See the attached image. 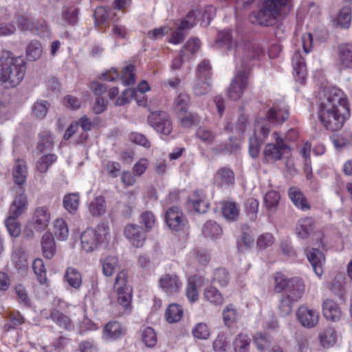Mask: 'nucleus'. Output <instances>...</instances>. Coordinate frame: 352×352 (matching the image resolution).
Segmentation results:
<instances>
[{
    "instance_id": "obj_1",
    "label": "nucleus",
    "mask_w": 352,
    "mask_h": 352,
    "mask_svg": "<svg viewBox=\"0 0 352 352\" xmlns=\"http://www.w3.org/2000/svg\"><path fill=\"white\" fill-rule=\"evenodd\" d=\"M318 118L324 126L334 131L340 129L349 116L344 93L335 87H325L320 91Z\"/></svg>"
},
{
    "instance_id": "obj_2",
    "label": "nucleus",
    "mask_w": 352,
    "mask_h": 352,
    "mask_svg": "<svg viewBox=\"0 0 352 352\" xmlns=\"http://www.w3.org/2000/svg\"><path fill=\"white\" fill-rule=\"evenodd\" d=\"M214 45L217 48L227 50L234 48L236 63L241 67L252 65L262 53L259 47L243 37L234 38L228 30H223L218 33Z\"/></svg>"
},
{
    "instance_id": "obj_3",
    "label": "nucleus",
    "mask_w": 352,
    "mask_h": 352,
    "mask_svg": "<svg viewBox=\"0 0 352 352\" xmlns=\"http://www.w3.org/2000/svg\"><path fill=\"white\" fill-rule=\"evenodd\" d=\"M289 116L287 106L272 107L267 112L265 118L256 119L254 125V131L249 140V153L252 158H256L263 142L271 130V124H282Z\"/></svg>"
},
{
    "instance_id": "obj_4",
    "label": "nucleus",
    "mask_w": 352,
    "mask_h": 352,
    "mask_svg": "<svg viewBox=\"0 0 352 352\" xmlns=\"http://www.w3.org/2000/svg\"><path fill=\"white\" fill-rule=\"evenodd\" d=\"M288 4L289 0H261L258 10L250 14V20L261 26H274L286 15Z\"/></svg>"
},
{
    "instance_id": "obj_5",
    "label": "nucleus",
    "mask_w": 352,
    "mask_h": 352,
    "mask_svg": "<svg viewBox=\"0 0 352 352\" xmlns=\"http://www.w3.org/2000/svg\"><path fill=\"white\" fill-rule=\"evenodd\" d=\"M25 73V63L23 58L15 56L8 51L0 56V78L7 87L20 84Z\"/></svg>"
},
{
    "instance_id": "obj_6",
    "label": "nucleus",
    "mask_w": 352,
    "mask_h": 352,
    "mask_svg": "<svg viewBox=\"0 0 352 352\" xmlns=\"http://www.w3.org/2000/svg\"><path fill=\"white\" fill-rule=\"evenodd\" d=\"M109 236V228L107 223L102 222L96 228H89L81 234V245L87 252H93Z\"/></svg>"
},
{
    "instance_id": "obj_7",
    "label": "nucleus",
    "mask_w": 352,
    "mask_h": 352,
    "mask_svg": "<svg viewBox=\"0 0 352 352\" xmlns=\"http://www.w3.org/2000/svg\"><path fill=\"white\" fill-rule=\"evenodd\" d=\"M126 279V272L122 270L117 274L114 284L117 292V301L124 308L131 305L132 299V288L127 284Z\"/></svg>"
},
{
    "instance_id": "obj_8",
    "label": "nucleus",
    "mask_w": 352,
    "mask_h": 352,
    "mask_svg": "<svg viewBox=\"0 0 352 352\" xmlns=\"http://www.w3.org/2000/svg\"><path fill=\"white\" fill-rule=\"evenodd\" d=\"M251 66L241 67L242 69L236 74L232 80L228 90V96L232 100H237L241 98L248 85L249 69Z\"/></svg>"
},
{
    "instance_id": "obj_9",
    "label": "nucleus",
    "mask_w": 352,
    "mask_h": 352,
    "mask_svg": "<svg viewBox=\"0 0 352 352\" xmlns=\"http://www.w3.org/2000/svg\"><path fill=\"white\" fill-rule=\"evenodd\" d=\"M272 135L276 140V144L269 143L265 145L263 150L264 160L268 163L281 160L285 150L288 149V146L277 132H274Z\"/></svg>"
},
{
    "instance_id": "obj_10",
    "label": "nucleus",
    "mask_w": 352,
    "mask_h": 352,
    "mask_svg": "<svg viewBox=\"0 0 352 352\" xmlns=\"http://www.w3.org/2000/svg\"><path fill=\"white\" fill-rule=\"evenodd\" d=\"M148 124L157 132L165 135H169L173 129L172 122L167 113L153 111L148 116Z\"/></svg>"
},
{
    "instance_id": "obj_11",
    "label": "nucleus",
    "mask_w": 352,
    "mask_h": 352,
    "mask_svg": "<svg viewBox=\"0 0 352 352\" xmlns=\"http://www.w3.org/2000/svg\"><path fill=\"white\" fill-rule=\"evenodd\" d=\"M161 289L168 296L178 294L182 288V281L175 274H166L159 280Z\"/></svg>"
},
{
    "instance_id": "obj_12",
    "label": "nucleus",
    "mask_w": 352,
    "mask_h": 352,
    "mask_svg": "<svg viewBox=\"0 0 352 352\" xmlns=\"http://www.w3.org/2000/svg\"><path fill=\"white\" fill-rule=\"evenodd\" d=\"M165 220L169 228L175 231L182 230L187 223L183 212L176 206L166 210Z\"/></svg>"
},
{
    "instance_id": "obj_13",
    "label": "nucleus",
    "mask_w": 352,
    "mask_h": 352,
    "mask_svg": "<svg viewBox=\"0 0 352 352\" xmlns=\"http://www.w3.org/2000/svg\"><path fill=\"white\" fill-rule=\"evenodd\" d=\"M124 236L135 248H141L144 244L146 235L144 230L140 226L129 224L124 228Z\"/></svg>"
},
{
    "instance_id": "obj_14",
    "label": "nucleus",
    "mask_w": 352,
    "mask_h": 352,
    "mask_svg": "<svg viewBox=\"0 0 352 352\" xmlns=\"http://www.w3.org/2000/svg\"><path fill=\"white\" fill-rule=\"evenodd\" d=\"M50 220V212L46 206H39L35 208L32 218L34 229L42 232L48 226Z\"/></svg>"
},
{
    "instance_id": "obj_15",
    "label": "nucleus",
    "mask_w": 352,
    "mask_h": 352,
    "mask_svg": "<svg viewBox=\"0 0 352 352\" xmlns=\"http://www.w3.org/2000/svg\"><path fill=\"white\" fill-rule=\"evenodd\" d=\"M319 314L317 311L302 306L297 311V318L300 324L307 328H313L317 325L319 320Z\"/></svg>"
},
{
    "instance_id": "obj_16",
    "label": "nucleus",
    "mask_w": 352,
    "mask_h": 352,
    "mask_svg": "<svg viewBox=\"0 0 352 352\" xmlns=\"http://www.w3.org/2000/svg\"><path fill=\"white\" fill-rule=\"evenodd\" d=\"M307 258L315 274L320 277L323 274V265L325 261L323 253L318 249L311 248L307 252Z\"/></svg>"
},
{
    "instance_id": "obj_17",
    "label": "nucleus",
    "mask_w": 352,
    "mask_h": 352,
    "mask_svg": "<svg viewBox=\"0 0 352 352\" xmlns=\"http://www.w3.org/2000/svg\"><path fill=\"white\" fill-rule=\"evenodd\" d=\"M324 317L329 321H338L342 317V311L339 305L333 300L327 298L322 302Z\"/></svg>"
},
{
    "instance_id": "obj_18",
    "label": "nucleus",
    "mask_w": 352,
    "mask_h": 352,
    "mask_svg": "<svg viewBox=\"0 0 352 352\" xmlns=\"http://www.w3.org/2000/svg\"><path fill=\"white\" fill-rule=\"evenodd\" d=\"M316 223L312 217L300 219L296 224L295 232L298 238L307 239L314 230Z\"/></svg>"
},
{
    "instance_id": "obj_19",
    "label": "nucleus",
    "mask_w": 352,
    "mask_h": 352,
    "mask_svg": "<svg viewBox=\"0 0 352 352\" xmlns=\"http://www.w3.org/2000/svg\"><path fill=\"white\" fill-rule=\"evenodd\" d=\"M28 170L25 161L16 160L12 168V177L15 184L23 186L26 182Z\"/></svg>"
},
{
    "instance_id": "obj_20",
    "label": "nucleus",
    "mask_w": 352,
    "mask_h": 352,
    "mask_svg": "<svg viewBox=\"0 0 352 352\" xmlns=\"http://www.w3.org/2000/svg\"><path fill=\"white\" fill-rule=\"evenodd\" d=\"M305 292V285L302 279L294 278L290 279V284L285 291V296L289 297L292 300L298 302L302 296Z\"/></svg>"
},
{
    "instance_id": "obj_21",
    "label": "nucleus",
    "mask_w": 352,
    "mask_h": 352,
    "mask_svg": "<svg viewBox=\"0 0 352 352\" xmlns=\"http://www.w3.org/2000/svg\"><path fill=\"white\" fill-rule=\"evenodd\" d=\"M292 65L296 80L302 83L305 79L307 69L305 60L300 52L294 53L292 57Z\"/></svg>"
},
{
    "instance_id": "obj_22",
    "label": "nucleus",
    "mask_w": 352,
    "mask_h": 352,
    "mask_svg": "<svg viewBox=\"0 0 352 352\" xmlns=\"http://www.w3.org/2000/svg\"><path fill=\"white\" fill-rule=\"evenodd\" d=\"M338 56L340 63L346 68H352V45L342 43L338 46Z\"/></svg>"
},
{
    "instance_id": "obj_23",
    "label": "nucleus",
    "mask_w": 352,
    "mask_h": 352,
    "mask_svg": "<svg viewBox=\"0 0 352 352\" xmlns=\"http://www.w3.org/2000/svg\"><path fill=\"white\" fill-rule=\"evenodd\" d=\"M41 243L43 256L47 259H51L56 253V245L52 234L45 232L42 236Z\"/></svg>"
},
{
    "instance_id": "obj_24",
    "label": "nucleus",
    "mask_w": 352,
    "mask_h": 352,
    "mask_svg": "<svg viewBox=\"0 0 352 352\" xmlns=\"http://www.w3.org/2000/svg\"><path fill=\"white\" fill-rule=\"evenodd\" d=\"M28 198L24 192H21L12 202L9 214L19 217L27 209Z\"/></svg>"
},
{
    "instance_id": "obj_25",
    "label": "nucleus",
    "mask_w": 352,
    "mask_h": 352,
    "mask_svg": "<svg viewBox=\"0 0 352 352\" xmlns=\"http://www.w3.org/2000/svg\"><path fill=\"white\" fill-rule=\"evenodd\" d=\"M289 197L292 203L298 208L307 210L310 208L305 197L300 190L296 187H292L288 191Z\"/></svg>"
},
{
    "instance_id": "obj_26",
    "label": "nucleus",
    "mask_w": 352,
    "mask_h": 352,
    "mask_svg": "<svg viewBox=\"0 0 352 352\" xmlns=\"http://www.w3.org/2000/svg\"><path fill=\"white\" fill-rule=\"evenodd\" d=\"M190 202L195 210L200 214L205 213L209 206V203L206 196L201 191H195L193 193Z\"/></svg>"
},
{
    "instance_id": "obj_27",
    "label": "nucleus",
    "mask_w": 352,
    "mask_h": 352,
    "mask_svg": "<svg viewBox=\"0 0 352 352\" xmlns=\"http://www.w3.org/2000/svg\"><path fill=\"white\" fill-rule=\"evenodd\" d=\"M50 318L60 328L67 331L74 329V325L70 318L56 309L52 311Z\"/></svg>"
},
{
    "instance_id": "obj_28",
    "label": "nucleus",
    "mask_w": 352,
    "mask_h": 352,
    "mask_svg": "<svg viewBox=\"0 0 352 352\" xmlns=\"http://www.w3.org/2000/svg\"><path fill=\"white\" fill-rule=\"evenodd\" d=\"M211 89V79L210 76H198L193 85V93L200 96L207 94Z\"/></svg>"
},
{
    "instance_id": "obj_29",
    "label": "nucleus",
    "mask_w": 352,
    "mask_h": 352,
    "mask_svg": "<svg viewBox=\"0 0 352 352\" xmlns=\"http://www.w3.org/2000/svg\"><path fill=\"white\" fill-rule=\"evenodd\" d=\"M215 181L221 186L232 185L234 184V174L229 168H221L215 175Z\"/></svg>"
},
{
    "instance_id": "obj_30",
    "label": "nucleus",
    "mask_w": 352,
    "mask_h": 352,
    "mask_svg": "<svg viewBox=\"0 0 352 352\" xmlns=\"http://www.w3.org/2000/svg\"><path fill=\"white\" fill-rule=\"evenodd\" d=\"M53 232L58 241H66L69 236V228L63 218L56 219L53 223Z\"/></svg>"
},
{
    "instance_id": "obj_31",
    "label": "nucleus",
    "mask_w": 352,
    "mask_h": 352,
    "mask_svg": "<svg viewBox=\"0 0 352 352\" xmlns=\"http://www.w3.org/2000/svg\"><path fill=\"white\" fill-rule=\"evenodd\" d=\"M123 333L120 324L116 321L108 322L103 330L104 337L107 340H116L120 338Z\"/></svg>"
},
{
    "instance_id": "obj_32",
    "label": "nucleus",
    "mask_w": 352,
    "mask_h": 352,
    "mask_svg": "<svg viewBox=\"0 0 352 352\" xmlns=\"http://www.w3.org/2000/svg\"><path fill=\"white\" fill-rule=\"evenodd\" d=\"M222 233L221 227L212 220L206 222L202 228V234L206 238L217 239L220 237Z\"/></svg>"
},
{
    "instance_id": "obj_33",
    "label": "nucleus",
    "mask_w": 352,
    "mask_h": 352,
    "mask_svg": "<svg viewBox=\"0 0 352 352\" xmlns=\"http://www.w3.org/2000/svg\"><path fill=\"white\" fill-rule=\"evenodd\" d=\"M64 278L67 283L74 289H79L82 284V276L80 273L75 268H67Z\"/></svg>"
},
{
    "instance_id": "obj_34",
    "label": "nucleus",
    "mask_w": 352,
    "mask_h": 352,
    "mask_svg": "<svg viewBox=\"0 0 352 352\" xmlns=\"http://www.w3.org/2000/svg\"><path fill=\"white\" fill-rule=\"evenodd\" d=\"M240 209L235 202L228 201L223 204L222 214L228 221H236L239 217Z\"/></svg>"
},
{
    "instance_id": "obj_35",
    "label": "nucleus",
    "mask_w": 352,
    "mask_h": 352,
    "mask_svg": "<svg viewBox=\"0 0 352 352\" xmlns=\"http://www.w3.org/2000/svg\"><path fill=\"white\" fill-rule=\"evenodd\" d=\"M102 273L106 276H112L119 270V263L117 257L109 256L101 261Z\"/></svg>"
},
{
    "instance_id": "obj_36",
    "label": "nucleus",
    "mask_w": 352,
    "mask_h": 352,
    "mask_svg": "<svg viewBox=\"0 0 352 352\" xmlns=\"http://www.w3.org/2000/svg\"><path fill=\"white\" fill-rule=\"evenodd\" d=\"M42 53L41 44L36 40L31 41L26 46V56L30 61H35L39 59Z\"/></svg>"
},
{
    "instance_id": "obj_37",
    "label": "nucleus",
    "mask_w": 352,
    "mask_h": 352,
    "mask_svg": "<svg viewBox=\"0 0 352 352\" xmlns=\"http://www.w3.org/2000/svg\"><path fill=\"white\" fill-rule=\"evenodd\" d=\"M89 211L94 217H100L106 212V204L103 197L94 198L89 205Z\"/></svg>"
},
{
    "instance_id": "obj_38",
    "label": "nucleus",
    "mask_w": 352,
    "mask_h": 352,
    "mask_svg": "<svg viewBox=\"0 0 352 352\" xmlns=\"http://www.w3.org/2000/svg\"><path fill=\"white\" fill-rule=\"evenodd\" d=\"M319 340L323 346H331L337 342V332L334 329L328 327L319 334Z\"/></svg>"
},
{
    "instance_id": "obj_39",
    "label": "nucleus",
    "mask_w": 352,
    "mask_h": 352,
    "mask_svg": "<svg viewBox=\"0 0 352 352\" xmlns=\"http://www.w3.org/2000/svg\"><path fill=\"white\" fill-rule=\"evenodd\" d=\"M183 316V309L177 304L170 305L165 312V318L169 323L179 322Z\"/></svg>"
},
{
    "instance_id": "obj_40",
    "label": "nucleus",
    "mask_w": 352,
    "mask_h": 352,
    "mask_svg": "<svg viewBox=\"0 0 352 352\" xmlns=\"http://www.w3.org/2000/svg\"><path fill=\"white\" fill-rule=\"evenodd\" d=\"M79 9L74 6H65L62 12V19L68 25H74L78 20Z\"/></svg>"
},
{
    "instance_id": "obj_41",
    "label": "nucleus",
    "mask_w": 352,
    "mask_h": 352,
    "mask_svg": "<svg viewBox=\"0 0 352 352\" xmlns=\"http://www.w3.org/2000/svg\"><path fill=\"white\" fill-rule=\"evenodd\" d=\"M141 339L142 342L148 348H153L157 341L156 332L151 327H146L142 329Z\"/></svg>"
},
{
    "instance_id": "obj_42",
    "label": "nucleus",
    "mask_w": 352,
    "mask_h": 352,
    "mask_svg": "<svg viewBox=\"0 0 352 352\" xmlns=\"http://www.w3.org/2000/svg\"><path fill=\"white\" fill-rule=\"evenodd\" d=\"M56 160L57 156L55 154L44 155L37 161L36 168L40 173H45Z\"/></svg>"
},
{
    "instance_id": "obj_43",
    "label": "nucleus",
    "mask_w": 352,
    "mask_h": 352,
    "mask_svg": "<svg viewBox=\"0 0 352 352\" xmlns=\"http://www.w3.org/2000/svg\"><path fill=\"white\" fill-rule=\"evenodd\" d=\"M17 25L22 31L38 32V25H35V21L29 16L20 15L17 17Z\"/></svg>"
},
{
    "instance_id": "obj_44",
    "label": "nucleus",
    "mask_w": 352,
    "mask_h": 352,
    "mask_svg": "<svg viewBox=\"0 0 352 352\" xmlns=\"http://www.w3.org/2000/svg\"><path fill=\"white\" fill-rule=\"evenodd\" d=\"M251 342L248 335L239 333L233 341V346L235 352H248Z\"/></svg>"
},
{
    "instance_id": "obj_45",
    "label": "nucleus",
    "mask_w": 352,
    "mask_h": 352,
    "mask_svg": "<svg viewBox=\"0 0 352 352\" xmlns=\"http://www.w3.org/2000/svg\"><path fill=\"white\" fill-rule=\"evenodd\" d=\"M204 297L210 303L216 305H221L223 302L222 294L217 288L212 286L208 287L205 289Z\"/></svg>"
},
{
    "instance_id": "obj_46",
    "label": "nucleus",
    "mask_w": 352,
    "mask_h": 352,
    "mask_svg": "<svg viewBox=\"0 0 352 352\" xmlns=\"http://www.w3.org/2000/svg\"><path fill=\"white\" fill-rule=\"evenodd\" d=\"M351 21V9L349 6H344L338 14L336 23L343 28H348Z\"/></svg>"
},
{
    "instance_id": "obj_47",
    "label": "nucleus",
    "mask_w": 352,
    "mask_h": 352,
    "mask_svg": "<svg viewBox=\"0 0 352 352\" xmlns=\"http://www.w3.org/2000/svg\"><path fill=\"white\" fill-rule=\"evenodd\" d=\"M17 217L14 215L9 214L5 220V225L10 235L12 237H17L21 234V225L17 221Z\"/></svg>"
},
{
    "instance_id": "obj_48",
    "label": "nucleus",
    "mask_w": 352,
    "mask_h": 352,
    "mask_svg": "<svg viewBox=\"0 0 352 352\" xmlns=\"http://www.w3.org/2000/svg\"><path fill=\"white\" fill-rule=\"evenodd\" d=\"M32 268L38 282L41 284L45 283L47 282V272L43 261L41 258L34 259Z\"/></svg>"
},
{
    "instance_id": "obj_49",
    "label": "nucleus",
    "mask_w": 352,
    "mask_h": 352,
    "mask_svg": "<svg viewBox=\"0 0 352 352\" xmlns=\"http://www.w3.org/2000/svg\"><path fill=\"white\" fill-rule=\"evenodd\" d=\"M79 206V196L76 193L67 195L63 199V206L69 213H75Z\"/></svg>"
},
{
    "instance_id": "obj_50",
    "label": "nucleus",
    "mask_w": 352,
    "mask_h": 352,
    "mask_svg": "<svg viewBox=\"0 0 352 352\" xmlns=\"http://www.w3.org/2000/svg\"><path fill=\"white\" fill-rule=\"evenodd\" d=\"M212 281L213 284H217L220 287H226L230 281L229 272L224 268L215 270Z\"/></svg>"
},
{
    "instance_id": "obj_51",
    "label": "nucleus",
    "mask_w": 352,
    "mask_h": 352,
    "mask_svg": "<svg viewBox=\"0 0 352 352\" xmlns=\"http://www.w3.org/2000/svg\"><path fill=\"white\" fill-rule=\"evenodd\" d=\"M196 136L204 143L211 144L215 140L216 134L207 126H199L197 129Z\"/></svg>"
},
{
    "instance_id": "obj_52",
    "label": "nucleus",
    "mask_w": 352,
    "mask_h": 352,
    "mask_svg": "<svg viewBox=\"0 0 352 352\" xmlns=\"http://www.w3.org/2000/svg\"><path fill=\"white\" fill-rule=\"evenodd\" d=\"M250 229L248 225L241 226V239L238 242V248L243 252L253 243V239L250 234Z\"/></svg>"
},
{
    "instance_id": "obj_53",
    "label": "nucleus",
    "mask_w": 352,
    "mask_h": 352,
    "mask_svg": "<svg viewBox=\"0 0 352 352\" xmlns=\"http://www.w3.org/2000/svg\"><path fill=\"white\" fill-rule=\"evenodd\" d=\"M253 342L258 349L264 351L269 348L271 344V338L265 333L257 332L253 336Z\"/></svg>"
},
{
    "instance_id": "obj_54",
    "label": "nucleus",
    "mask_w": 352,
    "mask_h": 352,
    "mask_svg": "<svg viewBox=\"0 0 352 352\" xmlns=\"http://www.w3.org/2000/svg\"><path fill=\"white\" fill-rule=\"evenodd\" d=\"M294 302H296V301L292 300L287 296L283 295L278 306L279 315L283 317L289 315L292 312Z\"/></svg>"
},
{
    "instance_id": "obj_55",
    "label": "nucleus",
    "mask_w": 352,
    "mask_h": 352,
    "mask_svg": "<svg viewBox=\"0 0 352 352\" xmlns=\"http://www.w3.org/2000/svg\"><path fill=\"white\" fill-rule=\"evenodd\" d=\"M279 200L280 195L274 190L268 192L264 197L265 206L271 212H274L276 210Z\"/></svg>"
},
{
    "instance_id": "obj_56",
    "label": "nucleus",
    "mask_w": 352,
    "mask_h": 352,
    "mask_svg": "<svg viewBox=\"0 0 352 352\" xmlns=\"http://www.w3.org/2000/svg\"><path fill=\"white\" fill-rule=\"evenodd\" d=\"M54 145V138L49 131H44L41 135V140L38 144V148L41 152L50 150Z\"/></svg>"
},
{
    "instance_id": "obj_57",
    "label": "nucleus",
    "mask_w": 352,
    "mask_h": 352,
    "mask_svg": "<svg viewBox=\"0 0 352 352\" xmlns=\"http://www.w3.org/2000/svg\"><path fill=\"white\" fill-rule=\"evenodd\" d=\"M178 113L181 124L184 127H190L197 124L199 121L197 115H194L186 111Z\"/></svg>"
},
{
    "instance_id": "obj_58",
    "label": "nucleus",
    "mask_w": 352,
    "mask_h": 352,
    "mask_svg": "<svg viewBox=\"0 0 352 352\" xmlns=\"http://www.w3.org/2000/svg\"><path fill=\"white\" fill-rule=\"evenodd\" d=\"M237 316V310L232 305H227L223 311V318L224 324L230 327L233 324Z\"/></svg>"
},
{
    "instance_id": "obj_59",
    "label": "nucleus",
    "mask_w": 352,
    "mask_h": 352,
    "mask_svg": "<svg viewBox=\"0 0 352 352\" xmlns=\"http://www.w3.org/2000/svg\"><path fill=\"white\" fill-rule=\"evenodd\" d=\"M49 107L50 104L46 100H38L34 104L32 111L36 117L43 119L45 117Z\"/></svg>"
},
{
    "instance_id": "obj_60",
    "label": "nucleus",
    "mask_w": 352,
    "mask_h": 352,
    "mask_svg": "<svg viewBox=\"0 0 352 352\" xmlns=\"http://www.w3.org/2000/svg\"><path fill=\"white\" fill-rule=\"evenodd\" d=\"M274 289L276 292L279 293L284 290H287L290 284V279H288L284 274L281 273H276L274 275Z\"/></svg>"
},
{
    "instance_id": "obj_61",
    "label": "nucleus",
    "mask_w": 352,
    "mask_h": 352,
    "mask_svg": "<svg viewBox=\"0 0 352 352\" xmlns=\"http://www.w3.org/2000/svg\"><path fill=\"white\" fill-rule=\"evenodd\" d=\"M190 103V96L186 94H179L175 99L174 107L177 113L186 111Z\"/></svg>"
},
{
    "instance_id": "obj_62",
    "label": "nucleus",
    "mask_w": 352,
    "mask_h": 352,
    "mask_svg": "<svg viewBox=\"0 0 352 352\" xmlns=\"http://www.w3.org/2000/svg\"><path fill=\"white\" fill-rule=\"evenodd\" d=\"M135 67L129 65L123 68L122 71L121 80L124 85H133L135 82Z\"/></svg>"
},
{
    "instance_id": "obj_63",
    "label": "nucleus",
    "mask_w": 352,
    "mask_h": 352,
    "mask_svg": "<svg viewBox=\"0 0 352 352\" xmlns=\"http://www.w3.org/2000/svg\"><path fill=\"white\" fill-rule=\"evenodd\" d=\"M195 338L201 340H206L210 336V330L208 325L205 323L197 324L192 331Z\"/></svg>"
},
{
    "instance_id": "obj_64",
    "label": "nucleus",
    "mask_w": 352,
    "mask_h": 352,
    "mask_svg": "<svg viewBox=\"0 0 352 352\" xmlns=\"http://www.w3.org/2000/svg\"><path fill=\"white\" fill-rule=\"evenodd\" d=\"M110 14L111 12H108L104 7H97L94 13L96 24L99 25L104 23L110 18Z\"/></svg>"
}]
</instances>
